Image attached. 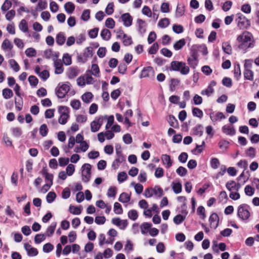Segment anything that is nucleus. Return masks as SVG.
I'll list each match as a JSON object with an SVG mask.
<instances>
[{"label":"nucleus","mask_w":259,"mask_h":259,"mask_svg":"<svg viewBox=\"0 0 259 259\" xmlns=\"http://www.w3.org/2000/svg\"><path fill=\"white\" fill-rule=\"evenodd\" d=\"M93 98V95L91 92H86L81 96L82 101L85 103H90Z\"/></svg>","instance_id":"nucleus-22"},{"label":"nucleus","mask_w":259,"mask_h":259,"mask_svg":"<svg viewBox=\"0 0 259 259\" xmlns=\"http://www.w3.org/2000/svg\"><path fill=\"white\" fill-rule=\"evenodd\" d=\"M114 211L116 214H121L123 212V210L121 205L118 202H115L114 204Z\"/></svg>","instance_id":"nucleus-47"},{"label":"nucleus","mask_w":259,"mask_h":259,"mask_svg":"<svg viewBox=\"0 0 259 259\" xmlns=\"http://www.w3.org/2000/svg\"><path fill=\"white\" fill-rule=\"evenodd\" d=\"M24 248L27 251L28 255L29 256H36L38 254L37 249L32 247L30 244L28 243H25L24 244Z\"/></svg>","instance_id":"nucleus-14"},{"label":"nucleus","mask_w":259,"mask_h":259,"mask_svg":"<svg viewBox=\"0 0 259 259\" xmlns=\"http://www.w3.org/2000/svg\"><path fill=\"white\" fill-rule=\"evenodd\" d=\"M62 61L65 65H69L71 64V58L68 54L64 55Z\"/></svg>","instance_id":"nucleus-56"},{"label":"nucleus","mask_w":259,"mask_h":259,"mask_svg":"<svg viewBox=\"0 0 259 259\" xmlns=\"http://www.w3.org/2000/svg\"><path fill=\"white\" fill-rule=\"evenodd\" d=\"M58 111L61 114L59 118V123L61 124H65L69 117L68 108L64 106H60L58 109Z\"/></svg>","instance_id":"nucleus-7"},{"label":"nucleus","mask_w":259,"mask_h":259,"mask_svg":"<svg viewBox=\"0 0 259 259\" xmlns=\"http://www.w3.org/2000/svg\"><path fill=\"white\" fill-rule=\"evenodd\" d=\"M2 92L3 96L5 99H10L13 96V93L12 91L8 88L4 89Z\"/></svg>","instance_id":"nucleus-29"},{"label":"nucleus","mask_w":259,"mask_h":259,"mask_svg":"<svg viewBox=\"0 0 259 259\" xmlns=\"http://www.w3.org/2000/svg\"><path fill=\"white\" fill-rule=\"evenodd\" d=\"M79 74V70L75 68H70L67 72V76L70 79L75 78Z\"/></svg>","instance_id":"nucleus-20"},{"label":"nucleus","mask_w":259,"mask_h":259,"mask_svg":"<svg viewBox=\"0 0 259 259\" xmlns=\"http://www.w3.org/2000/svg\"><path fill=\"white\" fill-rule=\"evenodd\" d=\"M124 161H125V157L123 155L116 156L115 160L112 163V167L116 169L119 167V164Z\"/></svg>","instance_id":"nucleus-16"},{"label":"nucleus","mask_w":259,"mask_h":259,"mask_svg":"<svg viewBox=\"0 0 259 259\" xmlns=\"http://www.w3.org/2000/svg\"><path fill=\"white\" fill-rule=\"evenodd\" d=\"M222 131L228 135L233 136L235 134V130L233 126L225 125L222 127Z\"/></svg>","instance_id":"nucleus-17"},{"label":"nucleus","mask_w":259,"mask_h":259,"mask_svg":"<svg viewBox=\"0 0 259 259\" xmlns=\"http://www.w3.org/2000/svg\"><path fill=\"white\" fill-rule=\"evenodd\" d=\"M89 72L91 73L94 76L98 77L99 76L100 69L98 65L96 64H92L91 70L89 71Z\"/></svg>","instance_id":"nucleus-32"},{"label":"nucleus","mask_w":259,"mask_h":259,"mask_svg":"<svg viewBox=\"0 0 259 259\" xmlns=\"http://www.w3.org/2000/svg\"><path fill=\"white\" fill-rule=\"evenodd\" d=\"M130 196L126 193H122L118 198V200L122 203H127L130 201Z\"/></svg>","instance_id":"nucleus-26"},{"label":"nucleus","mask_w":259,"mask_h":259,"mask_svg":"<svg viewBox=\"0 0 259 259\" xmlns=\"http://www.w3.org/2000/svg\"><path fill=\"white\" fill-rule=\"evenodd\" d=\"M56 197V195L55 192H50L47 195L46 199L48 203H52L54 201Z\"/></svg>","instance_id":"nucleus-52"},{"label":"nucleus","mask_w":259,"mask_h":259,"mask_svg":"<svg viewBox=\"0 0 259 259\" xmlns=\"http://www.w3.org/2000/svg\"><path fill=\"white\" fill-rule=\"evenodd\" d=\"M237 41L240 44L238 48L244 51L253 47V38L252 34L248 31H245L238 35Z\"/></svg>","instance_id":"nucleus-1"},{"label":"nucleus","mask_w":259,"mask_h":259,"mask_svg":"<svg viewBox=\"0 0 259 259\" xmlns=\"http://www.w3.org/2000/svg\"><path fill=\"white\" fill-rule=\"evenodd\" d=\"M13 47L12 44L8 39H5L2 45V48L4 50H11Z\"/></svg>","instance_id":"nucleus-27"},{"label":"nucleus","mask_w":259,"mask_h":259,"mask_svg":"<svg viewBox=\"0 0 259 259\" xmlns=\"http://www.w3.org/2000/svg\"><path fill=\"white\" fill-rule=\"evenodd\" d=\"M182 185L180 183H172V190L176 194L180 193L182 192Z\"/></svg>","instance_id":"nucleus-42"},{"label":"nucleus","mask_w":259,"mask_h":259,"mask_svg":"<svg viewBox=\"0 0 259 259\" xmlns=\"http://www.w3.org/2000/svg\"><path fill=\"white\" fill-rule=\"evenodd\" d=\"M75 171V167L74 165L72 164H69L68 165L66 168V172L67 175L69 176L73 175Z\"/></svg>","instance_id":"nucleus-60"},{"label":"nucleus","mask_w":259,"mask_h":259,"mask_svg":"<svg viewBox=\"0 0 259 259\" xmlns=\"http://www.w3.org/2000/svg\"><path fill=\"white\" fill-rule=\"evenodd\" d=\"M65 40L66 37L63 32H60L57 34L56 37V42L57 44L62 46L64 44Z\"/></svg>","instance_id":"nucleus-23"},{"label":"nucleus","mask_w":259,"mask_h":259,"mask_svg":"<svg viewBox=\"0 0 259 259\" xmlns=\"http://www.w3.org/2000/svg\"><path fill=\"white\" fill-rule=\"evenodd\" d=\"M185 217H183L181 214H178L174 218V223L177 224L179 225L182 223V222L185 220Z\"/></svg>","instance_id":"nucleus-62"},{"label":"nucleus","mask_w":259,"mask_h":259,"mask_svg":"<svg viewBox=\"0 0 259 259\" xmlns=\"http://www.w3.org/2000/svg\"><path fill=\"white\" fill-rule=\"evenodd\" d=\"M227 189L231 191L232 190H235L236 188V182L234 181H230L228 182L226 184Z\"/></svg>","instance_id":"nucleus-51"},{"label":"nucleus","mask_w":259,"mask_h":259,"mask_svg":"<svg viewBox=\"0 0 259 259\" xmlns=\"http://www.w3.org/2000/svg\"><path fill=\"white\" fill-rule=\"evenodd\" d=\"M93 56V50L91 47L87 48L83 53V57L84 59H82L81 58H79L80 59L82 63H85L88 58H91Z\"/></svg>","instance_id":"nucleus-15"},{"label":"nucleus","mask_w":259,"mask_h":259,"mask_svg":"<svg viewBox=\"0 0 259 259\" xmlns=\"http://www.w3.org/2000/svg\"><path fill=\"white\" fill-rule=\"evenodd\" d=\"M255 150L253 147H249L245 151L246 156L252 159L255 156Z\"/></svg>","instance_id":"nucleus-38"},{"label":"nucleus","mask_w":259,"mask_h":259,"mask_svg":"<svg viewBox=\"0 0 259 259\" xmlns=\"http://www.w3.org/2000/svg\"><path fill=\"white\" fill-rule=\"evenodd\" d=\"M154 70L153 68L151 66H148L143 69L141 71L140 77H148L152 78L154 77Z\"/></svg>","instance_id":"nucleus-9"},{"label":"nucleus","mask_w":259,"mask_h":259,"mask_svg":"<svg viewBox=\"0 0 259 259\" xmlns=\"http://www.w3.org/2000/svg\"><path fill=\"white\" fill-rule=\"evenodd\" d=\"M159 49L158 45L157 42L154 43L149 50L148 53L150 54H155Z\"/></svg>","instance_id":"nucleus-54"},{"label":"nucleus","mask_w":259,"mask_h":259,"mask_svg":"<svg viewBox=\"0 0 259 259\" xmlns=\"http://www.w3.org/2000/svg\"><path fill=\"white\" fill-rule=\"evenodd\" d=\"M151 227V224L150 223H144L142 224L140 226L141 233L143 234H146Z\"/></svg>","instance_id":"nucleus-37"},{"label":"nucleus","mask_w":259,"mask_h":259,"mask_svg":"<svg viewBox=\"0 0 259 259\" xmlns=\"http://www.w3.org/2000/svg\"><path fill=\"white\" fill-rule=\"evenodd\" d=\"M70 90L69 83L60 84L56 89V95L59 98H64Z\"/></svg>","instance_id":"nucleus-6"},{"label":"nucleus","mask_w":259,"mask_h":259,"mask_svg":"<svg viewBox=\"0 0 259 259\" xmlns=\"http://www.w3.org/2000/svg\"><path fill=\"white\" fill-rule=\"evenodd\" d=\"M176 172L179 176L184 177L187 174V170L183 166H180L176 170Z\"/></svg>","instance_id":"nucleus-64"},{"label":"nucleus","mask_w":259,"mask_h":259,"mask_svg":"<svg viewBox=\"0 0 259 259\" xmlns=\"http://www.w3.org/2000/svg\"><path fill=\"white\" fill-rule=\"evenodd\" d=\"M9 64L14 71L18 72L20 70L19 64L14 59H10L9 60Z\"/></svg>","instance_id":"nucleus-40"},{"label":"nucleus","mask_w":259,"mask_h":259,"mask_svg":"<svg viewBox=\"0 0 259 259\" xmlns=\"http://www.w3.org/2000/svg\"><path fill=\"white\" fill-rule=\"evenodd\" d=\"M19 28L23 32H26L28 31V24L25 19H22L20 21L19 24Z\"/></svg>","instance_id":"nucleus-31"},{"label":"nucleus","mask_w":259,"mask_h":259,"mask_svg":"<svg viewBox=\"0 0 259 259\" xmlns=\"http://www.w3.org/2000/svg\"><path fill=\"white\" fill-rule=\"evenodd\" d=\"M234 77L237 80H238L241 75L240 66L239 64L235 65L234 70Z\"/></svg>","instance_id":"nucleus-39"},{"label":"nucleus","mask_w":259,"mask_h":259,"mask_svg":"<svg viewBox=\"0 0 259 259\" xmlns=\"http://www.w3.org/2000/svg\"><path fill=\"white\" fill-rule=\"evenodd\" d=\"M186 42L184 39H181L177 41L174 45V48L176 50L181 49L185 45Z\"/></svg>","instance_id":"nucleus-35"},{"label":"nucleus","mask_w":259,"mask_h":259,"mask_svg":"<svg viewBox=\"0 0 259 259\" xmlns=\"http://www.w3.org/2000/svg\"><path fill=\"white\" fill-rule=\"evenodd\" d=\"M46 239V236L43 234H37L35 236L34 241L36 243H40Z\"/></svg>","instance_id":"nucleus-63"},{"label":"nucleus","mask_w":259,"mask_h":259,"mask_svg":"<svg viewBox=\"0 0 259 259\" xmlns=\"http://www.w3.org/2000/svg\"><path fill=\"white\" fill-rule=\"evenodd\" d=\"M169 24V21L168 18H165L161 19L158 22V26L161 28H165Z\"/></svg>","instance_id":"nucleus-45"},{"label":"nucleus","mask_w":259,"mask_h":259,"mask_svg":"<svg viewBox=\"0 0 259 259\" xmlns=\"http://www.w3.org/2000/svg\"><path fill=\"white\" fill-rule=\"evenodd\" d=\"M225 118V116L222 112H218L214 115H213V114H210V118L212 121H216Z\"/></svg>","instance_id":"nucleus-28"},{"label":"nucleus","mask_w":259,"mask_h":259,"mask_svg":"<svg viewBox=\"0 0 259 259\" xmlns=\"http://www.w3.org/2000/svg\"><path fill=\"white\" fill-rule=\"evenodd\" d=\"M105 24L107 28L112 29L115 26V21L112 18H108L106 20Z\"/></svg>","instance_id":"nucleus-48"},{"label":"nucleus","mask_w":259,"mask_h":259,"mask_svg":"<svg viewBox=\"0 0 259 259\" xmlns=\"http://www.w3.org/2000/svg\"><path fill=\"white\" fill-rule=\"evenodd\" d=\"M222 49L225 53L228 55H231L232 53L231 46L228 42H223Z\"/></svg>","instance_id":"nucleus-24"},{"label":"nucleus","mask_w":259,"mask_h":259,"mask_svg":"<svg viewBox=\"0 0 259 259\" xmlns=\"http://www.w3.org/2000/svg\"><path fill=\"white\" fill-rule=\"evenodd\" d=\"M69 211L70 213L75 215L80 214L81 212L79 208L71 205L69 207Z\"/></svg>","instance_id":"nucleus-57"},{"label":"nucleus","mask_w":259,"mask_h":259,"mask_svg":"<svg viewBox=\"0 0 259 259\" xmlns=\"http://www.w3.org/2000/svg\"><path fill=\"white\" fill-rule=\"evenodd\" d=\"M236 21L240 29L247 28L250 26V21L241 13L236 14Z\"/></svg>","instance_id":"nucleus-4"},{"label":"nucleus","mask_w":259,"mask_h":259,"mask_svg":"<svg viewBox=\"0 0 259 259\" xmlns=\"http://www.w3.org/2000/svg\"><path fill=\"white\" fill-rule=\"evenodd\" d=\"M244 76L246 79L252 80L253 78V73L250 69H245Z\"/></svg>","instance_id":"nucleus-44"},{"label":"nucleus","mask_w":259,"mask_h":259,"mask_svg":"<svg viewBox=\"0 0 259 259\" xmlns=\"http://www.w3.org/2000/svg\"><path fill=\"white\" fill-rule=\"evenodd\" d=\"M121 19L124 26L128 27L132 25L133 18L128 13L122 14Z\"/></svg>","instance_id":"nucleus-11"},{"label":"nucleus","mask_w":259,"mask_h":259,"mask_svg":"<svg viewBox=\"0 0 259 259\" xmlns=\"http://www.w3.org/2000/svg\"><path fill=\"white\" fill-rule=\"evenodd\" d=\"M56 225L57 223L56 222H53L50 225V226L48 228L46 232V235L48 236H51L54 233Z\"/></svg>","instance_id":"nucleus-34"},{"label":"nucleus","mask_w":259,"mask_h":259,"mask_svg":"<svg viewBox=\"0 0 259 259\" xmlns=\"http://www.w3.org/2000/svg\"><path fill=\"white\" fill-rule=\"evenodd\" d=\"M185 13L184 7L180 5H178L176 11V17H180Z\"/></svg>","instance_id":"nucleus-33"},{"label":"nucleus","mask_w":259,"mask_h":259,"mask_svg":"<svg viewBox=\"0 0 259 259\" xmlns=\"http://www.w3.org/2000/svg\"><path fill=\"white\" fill-rule=\"evenodd\" d=\"M245 193L246 195L248 196H252L254 193V189L250 186L249 185H247L244 189Z\"/></svg>","instance_id":"nucleus-59"},{"label":"nucleus","mask_w":259,"mask_h":259,"mask_svg":"<svg viewBox=\"0 0 259 259\" xmlns=\"http://www.w3.org/2000/svg\"><path fill=\"white\" fill-rule=\"evenodd\" d=\"M42 174L45 176L46 181L47 183L53 185V176L52 174L48 172L47 170L44 169L42 170Z\"/></svg>","instance_id":"nucleus-18"},{"label":"nucleus","mask_w":259,"mask_h":259,"mask_svg":"<svg viewBox=\"0 0 259 259\" xmlns=\"http://www.w3.org/2000/svg\"><path fill=\"white\" fill-rule=\"evenodd\" d=\"M91 168V165L89 163H85L81 167L82 180L84 183H88L90 180Z\"/></svg>","instance_id":"nucleus-5"},{"label":"nucleus","mask_w":259,"mask_h":259,"mask_svg":"<svg viewBox=\"0 0 259 259\" xmlns=\"http://www.w3.org/2000/svg\"><path fill=\"white\" fill-rule=\"evenodd\" d=\"M48 132V128L45 124L41 125L39 128V133L42 137L47 136Z\"/></svg>","instance_id":"nucleus-53"},{"label":"nucleus","mask_w":259,"mask_h":259,"mask_svg":"<svg viewBox=\"0 0 259 259\" xmlns=\"http://www.w3.org/2000/svg\"><path fill=\"white\" fill-rule=\"evenodd\" d=\"M28 81L31 86L35 87L38 84V80L37 78L33 75H31L28 78Z\"/></svg>","instance_id":"nucleus-58"},{"label":"nucleus","mask_w":259,"mask_h":259,"mask_svg":"<svg viewBox=\"0 0 259 259\" xmlns=\"http://www.w3.org/2000/svg\"><path fill=\"white\" fill-rule=\"evenodd\" d=\"M226 245L225 243H220L219 245L217 244V243H213L212 245V249L214 251L216 252H219V249L221 251H224L226 250Z\"/></svg>","instance_id":"nucleus-19"},{"label":"nucleus","mask_w":259,"mask_h":259,"mask_svg":"<svg viewBox=\"0 0 259 259\" xmlns=\"http://www.w3.org/2000/svg\"><path fill=\"white\" fill-rule=\"evenodd\" d=\"M12 6V3L9 0H6L1 7L3 11H8Z\"/></svg>","instance_id":"nucleus-55"},{"label":"nucleus","mask_w":259,"mask_h":259,"mask_svg":"<svg viewBox=\"0 0 259 259\" xmlns=\"http://www.w3.org/2000/svg\"><path fill=\"white\" fill-rule=\"evenodd\" d=\"M100 125L96 122V120H94L91 123V131L93 133L98 132L100 128Z\"/></svg>","instance_id":"nucleus-49"},{"label":"nucleus","mask_w":259,"mask_h":259,"mask_svg":"<svg viewBox=\"0 0 259 259\" xmlns=\"http://www.w3.org/2000/svg\"><path fill=\"white\" fill-rule=\"evenodd\" d=\"M249 207L246 204L240 205L238 208L237 215L242 220H247L250 217Z\"/></svg>","instance_id":"nucleus-3"},{"label":"nucleus","mask_w":259,"mask_h":259,"mask_svg":"<svg viewBox=\"0 0 259 259\" xmlns=\"http://www.w3.org/2000/svg\"><path fill=\"white\" fill-rule=\"evenodd\" d=\"M101 36L103 39L108 40L111 37V32L108 29H104L101 31Z\"/></svg>","instance_id":"nucleus-30"},{"label":"nucleus","mask_w":259,"mask_h":259,"mask_svg":"<svg viewBox=\"0 0 259 259\" xmlns=\"http://www.w3.org/2000/svg\"><path fill=\"white\" fill-rule=\"evenodd\" d=\"M64 9L67 13L71 14L75 9V6L72 3L69 2L64 5Z\"/></svg>","instance_id":"nucleus-25"},{"label":"nucleus","mask_w":259,"mask_h":259,"mask_svg":"<svg viewBox=\"0 0 259 259\" xmlns=\"http://www.w3.org/2000/svg\"><path fill=\"white\" fill-rule=\"evenodd\" d=\"M128 217L130 219L135 221L138 217L137 211L135 209H132L128 212Z\"/></svg>","instance_id":"nucleus-43"},{"label":"nucleus","mask_w":259,"mask_h":259,"mask_svg":"<svg viewBox=\"0 0 259 259\" xmlns=\"http://www.w3.org/2000/svg\"><path fill=\"white\" fill-rule=\"evenodd\" d=\"M170 126L176 128L178 126V122L177 119L173 115H170L167 119Z\"/></svg>","instance_id":"nucleus-21"},{"label":"nucleus","mask_w":259,"mask_h":259,"mask_svg":"<svg viewBox=\"0 0 259 259\" xmlns=\"http://www.w3.org/2000/svg\"><path fill=\"white\" fill-rule=\"evenodd\" d=\"M170 70L175 71H180L183 75H187L189 73L190 69L186 63L178 61H173L170 63Z\"/></svg>","instance_id":"nucleus-2"},{"label":"nucleus","mask_w":259,"mask_h":259,"mask_svg":"<svg viewBox=\"0 0 259 259\" xmlns=\"http://www.w3.org/2000/svg\"><path fill=\"white\" fill-rule=\"evenodd\" d=\"M192 113L194 116L201 118L203 116V112L201 110L197 107H194L192 109Z\"/></svg>","instance_id":"nucleus-41"},{"label":"nucleus","mask_w":259,"mask_h":259,"mask_svg":"<svg viewBox=\"0 0 259 259\" xmlns=\"http://www.w3.org/2000/svg\"><path fill=\"white\" fill-rule=\"evenodd\" d=\"M58 54H55L53 57L54 65L55 68V73L57 74H61L63 72L64 68L61 60L58 59Z\"/></svg>","instance_id":"nucleus-8"},{"label":"nucleus","mask_w":259,"mask_h":259,"mask_svg":"<svg viewBox=\"0 0 259 259\" xmlns=\"http://www.w3.org/2000/svg\"><path fill=\"white\" fill-rule=\"evenodd\" d=\"M122 42L125 46H130L133 42L132 37L126 34H123V35L122 36Z\"/></svg>","instance_id":"nucleus-36"},{"label":"nucleus","mask_w":259,"mask_h":259,"mask_svg":"<svg viewBox=\"0 0 259 259\" xmlns=\"http://www.w3.org/2000/svg\"><path fill=\"white\" fill-rule=\"evenodd\" d=\"M202 126L201 125H198L194 128V134L195 135L200 137L202 135Z\"/></svg>","instance_id":"nucleus-61"},{"label":"nucleus","mask_w":259,"mask_h":259,"mask_svg":"<svg viewBox=\"0 0 259 259\" xmlns=\"http://www.w3.org/2000/svg\"><path fill=\"white\" fill-rule=\"evenodd\" d=\"M209 222L211 228L215 229L219 226V218L216 213H212L209 218Z\"/></svg>","instance_id":"nucleus-10"},{"label":"nucleus","mask_w":259,"mask_h":259,"mask_svg":"<svg viewBox=\"0 0 259 259\" xmlns=\"http://www.w3.org/2000/svg\"><path fill=\"white\" fill-rule=\"evenodd\" d=\"M131 185L134 186L135 191L137 194H140L142 192L143 190V187L141 184H135L134 182H132L131 183Z\"/></svg>","instance_id":"nucleus-50"},{"label":"nucleus","mask_w":259,"mask_h":259,"mask_svg":"<svg viewBox=\"0 0 259 259\" xmlns=\"http://www.w3.org/2000/svg\"><path fill=\"white\" fill-rule=\"evenodd\" d=\"M216 85V82L214 80H212L210 82L209 85L205 90L202 91L201 94L202 95H206L207 96H209L211 94H212L213 92V87Z\"/></svg>","instance_id":"nucleus-12"},{"label":"nucleus","mask_w":259,"mask_h":259,"mask_svg":"<svg viewBox=\"0 0 259 259\" xmlns=\"http://www.w3.org/2000/svg\"><path fill=\"white\" fill-rule=\"evenodd\" d=\"M70 105L74 110H78L80 108L81 103L78 100H73L70 102Z\"/></svg>","instance_id":"nucleus-46"},{"label":"nucleus","mask_w":259,"mask_h":259,"mask_svg":"<svg viewBox=\"0 0 259 259\" xmlns=\"http://www.w3.org/2000/svg\"><path fill=\"white\" fill-rule=\"evenodd\" d=\"M161 160L163 164L165 165L166 168H168L171 166L172 162L169 155L167 154L162 155Z\"/></svg>","instance_id":"nucleus-13"}]
</instances>
